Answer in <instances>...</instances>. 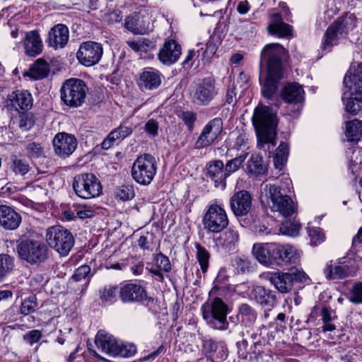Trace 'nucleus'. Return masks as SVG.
<instances>
[{"mask_svg": "<svg viewBox=\"0 0 362 362\" xmlns=\"http://www.w3.org/2000/svg\"><path fill=\"white\" fill-rule=\"evenodd\" d=\"M285 48L279 43L266 45L260 54L259 66L267 67V76L262 85V94L267 100H272L277 92L284 76L283 59Z\"/></svg>", "mask_w": 362, "mask_h": 362, "instance_id": "f257e3e1", "label": "nucleus"}, {"mask_svg": "<svg viewBox=\"0 0 362 362\" xmlns=\"http://www.w3.org/2000/svg\"><path fill=\"white\" fill-rule=\"evenodd\" d=\"M252 122L259 140L265 144L272 143L274 146L277 120L272 107L266 105L257 106L254 110Z\"/></svg>", "mask_w": 362, "mask_h": 362, "instance_id": "f03ea898", "label": "nucleus"}, {"mask_svg": "<svg viewBox=\"0 0 362 362\" xmlns=\"http://www.w3.org/2000/svg\"><path fill=\"white\" fill-rule=\"evenodd\" d=\"M291 181L286 179V188L276 185L268 184L265 186V192L269 199V206L274 212H278L285 218L290 217L296 212V207L292 199L287 194L288 186Z\"/></svg>", "mask_w": 362, "mask_h": 362, "instance_id": "7ed1b4c3", "label": "nucleus"}, {"mask_svg": "<svg viewBox=\"0 0 362 362\" xmlns=\"http://www.w3.org/2000/svg\"><path fill=\"white\" fill-rule=\"evenodd\" d=\"M202 316L206 325L211 329L227 330L229 322L227 315L230 312L228 305L219 297L216 296L211 302L202 306Z\"/></svg>", "mask_w": 362, "mask_h": 362, "instance_id": "20e7f679", "label": "nucleus"}, {"mask_svg": "<svg viewBox=\"0 0 362 362\" xmlns=\"http://www.w3.org/2000/svg\"><path fill=\"white\" fill-rule=\"evenodd\" d=\"M88 88L82 79L71 78L66 79L60 88L62 103L70 108L81 107L86 101Z\"/></svg>", "mask_w": 362, "mask_h": 362, "instance_id": "39448f33", "label": "nucleus"}, {"mask_svg": "<svg viewBox=\"0 0 362 362\" xmlns=\"http://www.w3.org/2000/svg\"><path fill=\"white\" fill-rule=\"evenodd\" d=\"M218 94L214 77L207 76L195 80L189 88L191 102L199 106L209 105Z\"/></svg>", "mask_w": 362, "mask_h": 362, "instance_id": "423d86ee", "label": "nucleus"}, {"mask_svg": "<svg viewBox=\"0 0 362 362\" xmlns=\"http://www.w3.org/2000/svg\"><path fill=\"white\" fill-rule=\"evenodd\" d=\"M356 25L357 18L354 13H346L334 21L325 33L322 50L330 52L332 47L337 44L338 38L347 35Z\"/></svg>", "mask_w": 362, "mask_h": 362, "instance_id": "0eeeda50", "label": "nucleus"}, {"mask_svg": "<svg viewBox=\"0 0 362 362\" xmlns=\"http://www.w3.org/2000/svg\"><path fill=\"white\" fill-rule=\"evenodd\" d=\"M158 170V165L154 156L144 153L136 158L132 168V179L139 185L148 186L153 181Z\"/></svg>", "mask_w": 362, "mask_h": 362, "instance_id": "6e6552de", "label": "nucleus"}, {"mask_svg": "<svg viewBox=\"0 0 362 362\" xmlns=\"http://www.w3.org/2000/svg\"><path fill=\"white\" fill-rule=\"evenodd\" d=\"M46 240L50 247L62 256L67 255L74 245V238L67 228L54 226L47 228Z\"/></svg>", "mask_w": 362, "mask_h": 362, "instance_id": "1a4fd4ad", "label": "nucleus"}, {"mask_svg": "<svg viewBox=\"0 0 362 362\" xmlns=\"http://www.w3.org/2000/svg\"><path fill=\"white\" fill-rule=\"evenodd\" d=\"M72 187L75 194L83 199L97 197L103 192L100 181L93 173H82L76 175L72 182Z\"/></svg>", "mask_w": 362, "mask_h": 362, "instance_id": "9d476101", "label": "nucleus"}, {"mask_svg": "<svg viewBox=\"0 0 362 362\" xmlns=\"http://www.w3.org/2000/svg\"><path fill=\"white\" fill-rule=\"evenodd\" d=\"M17 252L20 259L30 264L44 262L47 258L48 247L43 242L26 239L17 245Z\"/></svg>", "mask_w": 362, "mask_h": 362, "instance_id": "9b49d317", "label": "nucleus"}, {"mask_svg": "<svg viewBox=\"0 0 362 362\" xmlns=\"http://www.w3.org/2000/svg\"><path fill=\"white\" fill-rule=\"evenodd\" d=\"M270 283L281 293L290 292L296 283L305 282L308 276L301 270L292 268L287 272H272L267 274Z\"/></svg>", "mask_w": 362, "mask_h": 362, "instance_id": "f8f14e48", "label": "nucleus"}, {"mask_svg": "<svg viewBox=\"0 0 362 362\" xmlns=\"http://www.w3.org/2000/svg\"><path fill=\"white\" fill-rule=\"evenodd\" d=\"M228 223L229 220L223 207L217 204L208 206L202 218L204 228L207 232L221 233L228 226Z\"/></svg>", "mask_w": 362, "mask_h": 362, "instance_id": "ddd939ff", "label": "nucleus"}, {"mask_svg": "<svg viewBox=\"0 0 362 362\" xmlns=\"http://www.w3.org/2000/svg\"><path fill=\"white\" fill-rule=\"evenodd\" d=\"M223 122L221 117L209 120L204 127L195 142V148L202 149L211 146L223 132Z\"/></svg>", "mask_w": 362, "mask_h": 362, "instance_id": "4468645a", "label": "nucleus"}, {"mask_svg": "<svg viewBox=\"0 0 362 362\" xmlns=\"http://www.w3.org/2000/svg\"><path fill=\"white\" fill-rule=\"evenodd\" d=\"M269 267L284 266L295 262L296 254L295 249L289 245L269 243Z\"/></svg>", "mask_w": 362, "mask_h": 362, "instance_id": "2eb2a0df", "label": "nucleus"}, {"mask_svg": "<svg viewBox=\"0 0 362 362\" xmlns=\"http://www.w3.org/2000/svg\"><path fill=\"white\" fill-rule=\"evenodd\" d=\"M103 53V48L100 43L88 41L80 45L76 57L81 64L91 66L100 62Z\"/></svg>", "mask_w": 362, "mask_h": 362, "instance_id": "dca6fc26", "label": "nucleus"}, {"mask_svg": "<svg viewBox=\"0 0 362 362\" xmlns=\"http://www.w3.org/2000/svg\"><path fill=\"white\" fill-rule=\"evenodd\" d=\"M119 298L124 303H141L144 300L153 302V298L148 296L146 288L136 283H128L122 286L119 288Z\"/></svg>", "mask_w": 362, "mask_h": 362, "instance_id": "f3484780", "label": "nucleus"}, {"mask_svg": "<svg viewBox=\"0 0 362 362\" xmlns=\"http://www.w3.org/2000/svg\"><path fill=\"white\" fill-rule=\"evenodd\" d=\"M354 262L346 257L341 258L338 263L327 264L325 268V274L327 279H342L354 276L356 273Z\"/></svg>", "mask_w": 362, "mask_h": 362, "instance_id": "a211bd4d", "label": "nucleus"}, {"mask_svg": "<svg viewBox=\"0 0 362 362\" xmlns=\"http://www.w3.org/2000/svg\"><path fill=\"white\" fill-rule=\"evenodd\" d=\"M280 96L284 102L293 105L299 112L305 100V90L299 83L288 82L281 89Z\"/></svg>", "mask_w": 362, "mask_h": 362, "instance_id": "6ab92c4d", "label": "nucleus"}, {"mask_svg": "<svg viewBox=\"0 0 362 362\" xmlns=\"http://www.w3.org/2000/svg\"><path fill=\"white\" fill-rule=\"evenodd\" d=\"M54 151L56 155L62 158L70 156L78 146V141L75 136L60 132L57 134L52 141Z\"/></svg>", "mask_w": 362, "mask_h": 362, "instance_id": "aec40b11", "label": "nucleus"}, {"mask_svg": "<svg viewBox=\"0 0 362 362\" xmlns=\"http://www.w3.org/2000/svg\"><path fill=\"white\" fill-rule=\"evenodd\" d=\"M252 197L247 190H239L230 198V209L235 217L247 216L252 209Z\"/></svg>", "mask_w": 362, "mask_h": 362, "instance_id": "412c9836", "label": "nucleus"}, {"mask_svg": "<svg viewBox=\"0 0 362 362\" xmlns=\"http://www.w3.org/2000/svg\"><path fill=\"white\" fill-rule=\"evenodd\" d=\"M161 84L160 73L152 68L146 67L139 74L137 85L141 90H152L158 88Z\"/></svg>", "mask_w": 362, "mask_h": 362, "instance_id": "4be33fe9", "label": "nucleus"}, {"mask_svg": "<svg viewBox=\"0 0 362 362\" xmlns=\"http://www.w3.org/2000/svg\"><path fill=\"white\" fill-rule=\"evenodd\" d=\"M182 54V47L175 40L165 41L160 49L158 57L165 65H172L177 62Z\"/></svg>", "mask_w": 362, "mask_h": 362, "instance_id": "5701e85b", "label": "nucleus"}, {"mask_svg": "<svg viewBox=\"0 0 362 362\" xmlns=\"http://www.w3.org/2000/svg\"><path fill=\"white\" fill-rule=\"evenodd\" d=\"M69 40V30L68 27L62 23L53 26L48 33L47 42L49 47L54 49L64 47Z\"/></svg>", "mask_w": 362, "mask_h": 362, "instance_id": "b1692460", "label": "nucleus"}, {"mask_svg": "<svg viewBox=\"0 0 362 362\" xmlns=\"http://www.w3.org/2000/svg\"><path fill=\"white\" fill-rule=\"evenodd\" d=\"M206 177L214 182L215 187L224 189L228 176L224 169L223 162L221 160L209 162L206 165Z\"/></svg>", "mask_w": 362, "mask_h": 362, "instance_id": "393cba45", "label": "nucleus"}, {"mask_svg": "<svg viewBox=\"0 0 362 362\" xmlns=\"http://www.w3.org/2000/svg\"><path fill=\"white\" fill-rule=\"evenodd\" d=\"M240 335L247 337L251 340L250 351L254 355V358H257L264 352L265 339L262 336V327L252 326L250 328H245Z\"/></svg>", "mask_w": 362, "mask_h": 362, "instance_id": "a878e982", "label": "nucleus"}, {"mask_svg": "<svg viewBox=\"0 0 362 362\" xmlns=\"http://www.w3.org/2000/svg\"><path fill=\"white\" fill-rule=\"evenodd\" d=\"M7 168L10 175L21 179H25L26 175L32 170V166L27 158L16 155L11 156Z\"/></svg>", "mask_w": 362, "mask_h": 362, "instance_id": "bb28decb", "label": "nucleus"}, {"mask_svg": "<svg viewBox=\"0 0 362 362\" xmlns=\"http://www.w3.org/2000/svg\"><path fill=\"white\" fill-rule=\"evenodd\" d=\"M252 293L256 302L269 310L273 308L277 303L276 292L264 286H255L252 290Z\"/></svg>", "mask_w": 362, "mask_h": 362, "instance_id": "cd10ccee", "label": "nucleus"}, {"mask_svg": "<svg viewBox=\"0 0 362 362\" xmlns=\"http://www.w3.org/2000/svg\"><path fill=\"white\" fill-rule=\"evenodd\" d=\"M21 223V216L13 208L0 206V225L6 230H15Z\"/></svg>", "mask_w": 362, "mask_h": 362, "instance_id": "c85d7f7f", "label": "nucleus"}, {"mask_svg": "<svg viewBox=\"0 0 362 362\" xmlns=\"http://www.w3.org/2000/svg\"><path fill=\"white\" fill-rule=\"evenodd\" d=\"M203 351L212 360L225 359L227 357V349L221 343L217 342L210 337H205L202 339Z\"/></svg>", "mask_w": 362, "mask_h": 362, "instance_id": "c756f323", "label": "nucleus"}, {"mask_svg": "<svg viewBox=\"0 0 362 362\" xmlns=\"http://www.w3.org/2000/svg\"><path fill=\"white\" fill-rule=\"evenodd\" d=\"M271 17L272 23L267 27L269 33L279 37L292 36V26L283 21V18L280 13H274Z\"/></svg>", "mask_w": 362, "mask_h": 362, "instance_id": "7c9ffc66", "label": "nucleus"}, {"mask_svg": "<svg viewBox=\"0 0 362 362\" xmlns=\"http://www.w3.org/2000/svg\"><path fill=\"white\" fill-rule=\"evenodd\" d=\"M117 341L105 330H99L95 337V344L103 353L113 356L116 351Z\"/></svg>", "mask_w": 362, "mask_h": 362, "instance_id": "2f4dec72", "label": "nucleus"}, {"mask_svg": "<svg viewBox=\"0 0 362 362\" xmlns=\"http://www.w3.org/2000/svg\"><path fill=\"white\" fill-rule=\"evenodd\" d=\"M239 242V233L233 227L228 228L216 239L217 245H220L226 252L234 251Z\"/></svg>", "mask_w": 362, "mask_h": 362, "instance_id": "473e14b6", "label": "nucleus"}, {"mask_svg": "<svg viewBox=\"0 0 362 362\" xmlns=\"http://www.w3.org/2000/svg\"><path fill=\"white\" fill-rule=\"evenodd\" d=\"M42 42L36 30L28 32L24 40L25 53L30 57H36L42 51Z\"/></svg>", "mask_w": 362, "mask_h": 362, "instance_id": "72a5a7b5", "label": "nucleus"}, {"mask_svg": "<svg viewBox=\"0 0 362 362\" xmlns=\"http://www.w3.org/2000/svg\"><path fill=\"white\" fill-rule=\"evenodd\" d=\"M9 100L16 110L26 111L33 106V97L28 90H17L12 93Z\"/></svg>", "mask_w": 362, "mask_h": 362, "instance_id": "f704fd0d", "label": "nucleus"}, {"mask_svg": "<svg viewBox=\"0 0 362 362\" xmlns=\"http://www.w3.org/2000/svg\"><path fill=\"white\" fill-rule=\"evenodd\" d=\"M238 315L245 328L252 327L257 318L256 310L247 303H242L238 306Z\"/></svg>", "mask_w": 362, "mask_h": 362, "instance_id": "c9c22d12", "label": "nucleus"}, {"mask_svg": "<svg viewBox=\"0 0 362 362\" xmlns=\"http://www.w3.org/2000/svg\"><path fill=\"white\" fill-rule=\"evenodd\" d=\"M346 93L342 95V101L345 105L346 110L349 113L356 115L362 110V90L352 93L346 100Z\"/></svg>", "mask_w": 362, "mask_h": 362, "instance_id": "e433bc0d", "label": "nucleus"}, {"mask_svg": "<svg viewBox=\"0 0 362 362\" xmlns=\"http://www.w3.org/2000/svg\"><path fill=\"white\" fill-rule=\"evenodd\" d=\"M247 173L255 175H263L267 170V165L264 163L259 154H252L247 163Z\"/></svg>", "mask_w": 362, "mask_h": 362, "instance_id": "4c0bfd02", "label": "nucleus"}, {"mask_svg": "<svg viewBox=\"0 0 362 362\" xmlns=\"http://www.w3.org/2000/svg\"><path fill=\"white\" fill-rule=\"evenodd\" d=\"M344 86L351 88L349 83L354 86L356 88L362 89V64H358L356 66H352L346 74L344 78Z\"/></svg>", "mask_w": 362, "mask_h": 362, "instance_id": "58836bf2", "label": "nucleus"}, {"mask_svg": "<svg viewBox=\"0 0 362 362\" xmlns=\"http://www.w3.org/2000/svg\"><path fill=\"white\" fill-rule=\"evenodd\" d=\"M14 270V257L8 254H0V283L10 276Z\"/></svg>", "mask_w": 362, "mask_h": 362, "instance_id": "ea45409f", "label": "nucleus"}, {"mask_svg": "<svg viewBox=\"0 0 362 362\" xmlns=\"http://www.w3.org/2000/svg\"><path fill=\"white\" fill-rule=\"evenodd\" d=\"M346 136L349 142L358 143L362 137V122L356 119L346 122Z\"/></svg>", "mask_w": 362, "mask_h": 362, "instance_id": "a19ab883", "label": "nucleus"}, {"mask_svg": "<svg viewBox=\"0 0 362 362\" xmlns=\"http://www.w3.org/2000/svg\"><path fill=\"white\" fill-rule=\"evenodd\" d=\"M49 66L47 62L38 59L29 69V75L34 79H42L47 76Z\"/></svg>", "mask_w": 362, "mask_h": 362, "instance_id": "79ce46f5", "label": "nucleus"}, {"mask_svg": "<svg viewBox=\"0 0 362 362\" xmlns=\"http://www.w3.org/2000/svg\"><path fill=\"white\" fill-rule=\"evenodd\" d=\"M269 243H255L252 252L261 264L269 267Z\"/></svg>", "mask_w": 362, "mask_h": 362, "instance_id": "37998d69", "label": "nucleus"}, {"mask_svg": "<svg viewBox=\"0 0 362 362\" xmlns=\"http://www.w3.org/2000/svg\"><path fill=\"white\" fill-rule=\"evenodd\" d=\"M288 145L286 143L281 142L276 149L273 156V162L276 169L281 170L288 159Z\"/></svg>", "mask_w": 362, "mask_h": 362, "instance_id": "c03bdc74", "label": "nucleus"}, {"mask_svg": "<svg viewBox=\"0 0 362 362\" xmlns=\"http://www.w3.org/2000/svg\"><path fill=\"white\" fill-rule=\"evenodd\" d=\"M119 297V288L117 286L108 285L100 290V298L103 303L113 304Z\"/></svg>", "mask_w": 362, "mask_h": 362, "instance_id": "a18cd8bd", "label": "nucleus"}, {"mask_svg": "<svg viewBox=\"0 0 362 362\" xmlns=\"http://www.w3.org/2000/svg\"><path fill=\"white\" fill-rule=\"evenodd\" d=\"M197 45H202V47L197 50V57L199 58L204 64L213 57L218 48L216 45L211 40H209L204 45L202 43Z\"/></svg>", "mask_w": 362, "mask_h": 362, "instance_id": "49530a36", "label": "nucleus"}, {"mask_svg": "<svg viewBox=\"0 0 362 362\" xmlns=\"http://www.w3.org/2000/svg\"><path fill=\"white\" fill-rule=\"evenodd\" d=\"M197 250L196 258L199 264L202 273L205 274L209 266L210 253L209 251L199 243H195Z\"/></svg>", "mask_w": 362, "mask_h": 362, "instance_id": "de8ad7c7", "label": "nucleus"}, {"mask_svg": "<svg viewBox=\"0 0 362 362\" xmlns=\"http://www.w3.org/2000/svg\"><path fill=\"white\" fill-rule=\"evenodd\" d=\"M256 28V24L247 19H239L235 23L234 31L240 35L252 34Z\"/></svg>", "mask_w": 362, "mask_h": 362, "instance_id": "09e8293b", "label": "nucleus"}, {"mask_svg": "<svg viewBox=\"0 0 362 362\" xmlns=\"http://www.w3.org/2000/svg\"><path fill=\"white\" fill-rule=\"evenodd\" d=\"M91 269L87 264H83L75 269L73 275L69 279V284L84 281L86 284L88 283V275L90 274Z\"/></svg>", "mask_w": 362, "mask_h": 362, "instance_id": "8fccbe9b", "label": "nucleus"}, {"mask_svg": "<svg viewBox=\"0 0 362 362\" xmlns=\"http://www.w3.org/2000/svg\"><path fill=\"white\" fill-rule=\"evenodd\" d=\"M247 153L241 154L233 159L228 160L224 165L226 175L229 177L232 173L238 171L245 162Z\"/></svg>", "mask_w": 362, "mask_h": 362, "instance_id": "3c124183", "label": "nucleus"}, {"mask_svg": "<svg viewBox=\"0 0 362 362\" xmlns=\"http://www.w3.org/2000/svg\"><path fill=\"white\" fill-rule=\"evenodd\" d=\"M124 27L129 31L136 35L145 33V28L140 24L139 16L136 14L129 16L125 19Z\"/></svg>", "mask_w": 362, "mask_h": 362, "instance_id": "603ef678", "label": "nucleus"}, {"mask_svg": "<svg viewBox=\"0 0 362 362\" xmlns=\"http://www.w3.org/2000/svg\"><path fill=\"white\" fill-rule=\"evenodd\" d=\"M233 266L238 274L252 272V266L250 259L246 257H235L233 260Z\"/></svg>", "mask_w": 362, "mask_h": 362, "instance_id": "864d4df0", "label": "nucleus"}, {"mask_svg": "<svg viewBox=\"0 0 362 362\" xmlns=\"http://www.w3.org/2000/svg\"><path fill=\"white\" fill-rule=\"evenodd\" d=\"M127 44L132 50L136 52H147L153 47L152 41L146 38H139L136 40H128L127 41Z\"/></svg>", "mask_w": 362, "mask_h": 362, "instance_id": "5fc2aeb1", "label": "nucleus"}, {"mask_svg": "<svg viewBox=\"0 0 362 362\" xmlns=\"http://www.w3.org/2000/svg\"><path fill=\"white\" fill-rule=\"evenodd\" d=\"M136 353V347L133 344L117 342L114 356L129 358Z\"/></svg>", "mask_w": 362, "mask_h": 362, "instance_id": "6e6d98bb", "label": "nucleus"}, {"mask_svg": "<svg viewBox=\"0 0 362 362\" xmlns=\"http://www.w3.org/2000/svg\"><path fill=\"white\" fill-rule=\"evenodd\" d=\"M115 194L120 200H131L135 197L134 186L133 184H124L116 189Z\"/></svg>", "mask_w": 362, "mask_h": 362, "instance_id": "4d7b16f0", "label": "nucleus"}, {"mask_svg": "<svg viewBox=\"0 0 362 362\" xmlns=\"http://www.w3.org/2000/svg\"><path fill=\"white\" fill-rule=\"evenodd\" d=\"M300 228V223L296 221H286L282 223L280 231L282 234L289 236H297Z\"/></svg>", "mask_w": 362, "mask_h": 362, "instance_id": "13d9d810", "label": "nucleus"}, {"mask_svg": "<svg viewBox=\"0 0 362 362\" xmlns=\"http://www.w3.org/2000/svg\"><path fill=\"white\" fill-rule=\"evenodd\" d=\"M37 307V298L35 295H32L25 298L21 305V313L24 315H28L33 313Z\"/></svg>", "mask_w": 362, "mask_h": 362, "instance_id": "bf43d9fd", "label": "nucleus"}, {"mask_svg": "<svg viewBox=\"0 0 362 362\" xmlns=\"http://www.w3.org/2000/svg\"><path fill=\"white\" fill-rule=\"evenodd\" d=\"M177 117L184 122L189 132H192L194 128V123L197 119V115L193 111H182Z\"/></svg>", "mask_w": 362, "mask_h": 362, "instance_id": "052dcab7", "label": "nucleus"}, {"mask_svg": "<svg viewBox=\"0 0 362 362\" xmlns=\"http://www.w3.org/2000/svg\"><path fill=\"white\" fill-rule=\"evenodd\" d=\"M133 132L131 125L120 124L117 128L110 132V138L117 140H123L129 136Z\"/></svg>", "mask_w": 362, "mask_h": 362, "instance_id": "680f3d73", "label": "nucleus"}, {"mask_svg": "<svg viewBox=\"0 0 362 362\" xmlns=\"http://www.w3.org/2000/svg\"><path fill=\"white\" fill-rule=\"evenodd\" d=\"M25 149L28 157L31 158H39L44 156V148L40 143L30 142L26 144Z\"/></svg>", "mask_w": 362, "mask_h": 362, "instance_id": "e2e57ef3", "label": "nucleus"}, {"mask_svg": "<svg viewBox=\"0 0 362 362\" xmlns=\"http://www.w3.org/2000/svg\"><path fill=\"white\" fill-rule=\"evenodd\" d=\"M156 267L162 269L163 272L168 273L171 271L172 266L169 258L163 254L159 252L154 256L153 258Z\"/></svg>", "mask_w": 362, "mask_h": 362, "instance_id": "0e129e2a", "label": "nucleus"}, {"mask_svg": "<svg viewBox=\"0 0 362 362\" xmlns=\"http://www.w3.org/2000/svg\"><path fill=\"white\" fill-rule=\"evenodd\" d=\"M308 233L310 237V243L313 245L320 244L325 238V234L319 227H308Z\"/></svg>", "mask_w": 362, "mask_h": 362, "instance_id": "69168bd1", "label": "nucleus"}, {"mask_svg": "<svg viewBox=\"0 0 362 362\" xmlns=\"http://www.w3.org/2000/svg\"><path fill=\"white\" fill-rule=\"evenodd\" d=\"M349 300L354 304H362V281L354 284L350 291Z\"/></svg>", "mask_w": 362, "mask_h": 362, "instance_id": "338daca9", "label": "nucleus"}, {"mask_svg": "<svg viewBox=\"0 0 362 362\" xmlns=\"http://www.w3.org/2000/svg\"><path fill=\"white\" fill-rule=\"evenodd\" d=\"M42 337V333L39 329H32L23 336V339L30 346L39 341Z\"/></svg>", "mask_w": 362, "mask_h": 362, "instance_id": "774afa93", "label": "nucleus"}]
</instances>
